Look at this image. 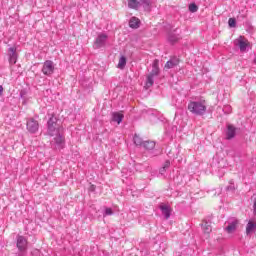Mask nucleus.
<instances>
[{"label":"nucleus","instance_id":"f257e3e1","mask_svg":"<svg viewBox=\"0 0 256 256\" xmlns=\"http://www.w3.org/2000/svg\"><path fill=\"white\" fill-rule=\"evenodd\" d=\"M57 117L52 116L48 120V135L54 137L51 141V146L54 149H63L65 147V136H63V127L58 125Z\"/></svg>","mask_w":256,"mask_h":256},{"label":"nucleus","instance_id":"f03ea898","mask_svg":"<svg viewBox=\"0 0 256 256\" xmlns=\"http://www.w3.org/2000/svg\"><path fill=\"white\" fill-rule=\"evenodd\" d=\"M188 111L196 117H203L207 113V103L205 100H194L188 103Z\"/></svg>","mask_w":256,"mask_h":256},{"label":"nucleus","instance_id":"7ed1b4c3","mask_svg":"<svg viewBox=\"0 0 256 256\" xmlns=\"http://www.w3.org/2000/svg\"><path fill=\"white\" fill-rule=\"evenodd\" d=\"M42 73L43 75H46L47 77L53 75L55 73V64L51 60H46L42 67Z\"/></svg>","mask_w":256,"mask_h":256},{"label":"nucleus","instance_id":"20e7f679","mask_svg":"<svg viewBox=\"0 0 256 256\" xmlns=\"http://www.w3.org/2000/svg\"><path fill=\"white\" fill-rule=\"evenodd\" d=\"M107 35L106 34H99L94 42V49H101V47H105L107 43Z\"/></svg>","mask_w":256,"mask_h":256},{"label":"nucleus","instance_id":"39448f33","mask_svg":"<svg viewBox=\"0 0 256 256\" xmlns=\"http://www.w3.org/2000/svg\"><path fill=\"white\" fill-rule=\"evenodd\" d=\"M27 130L29 133H37L39 131V122L33 118L28 119Z\"/></svg>","mask_w":256,"mask_h":256},{"label":"nucleus","instance_id":"423d86ee","mask_svg":"<svg viewBox=\"0 0 256 256\" xmlns=\"http://www.w3.org/2000/svg\"><path fill=\"white\" fill-rule=\"evenodd\" d=\"M8 55L10 65H15V63H17V48L10 47L8 49Z\"/></svg>","mask_w":256,"mask_h":256},{"label":"nucleus","instance_id":"0eeeda50","mask_svg":"<svg viewBox=\"0 0 256 256\" xmlns=\"http://www.w3.org/2000/svg\"><path fill=\"white\" fill-rule=\"evenodd\" d=\"M179 65V58L174 57L168 60L164 66V71H169V69H174V67H177Z\"/></svg>","mask_w":256,"mask_h":256},{"label":"nucleus","instance_id":"6e6552de","mask_svg":"<svg viewBox=\"0 0 256 256\" xmlns=\"http://www.w3.org/2000/svg\"><path fill=\"white\" fill-rule=\"evenodd\" d=\"M238 130H239L238 128H235V126L229 124L227 126V131H226V139L228 140L233 139L235 135H237Z\"/></svg>","mask_w":256,"mask_h":256},{"label":"nucleus","instance_id":"1a4fd4ad","mask_svg":"<svg viewBox=\"0 0 256 256\" xmlns=\"http://www.w3.org/2000/svg\"><path fill=\"white\" fill-rule=\"evenodd\" d=\"M17 247L19 251H26L27 250V239L23 236L17 237Z\"/></svg>","mask_w":256,"mask_h":256},{"label":"nucleus","instance_id":"9d476101","mask_svg":"<svg viewBox=\"0 0 256 256\" xmlns=\"http://www.w3.org/2000/svg\"><path fill=\"white\" fill-rule=\"evenodd\" d=\"M237 42V45L242 53H244V51H247V47H249V42L247 40H243V36H240Z\"/></svg>","mask_w":256,"mask_h":256},{"label":"nucleus","instance_id":"9b49d317","mask_svg":"<svg viewBox=\"0 0 256 256\" xmlns=\"http://www.w3.org/2000/svg\"><path fill=\"white\" fill-rule=\"evenodd\" d=\"M160 211L165 219H169V217H171V207H169V205H161Z\"/></svg>","mask_w":256,"mask_h":256},{"label":"nucleus","instance_id":"f8f14e48","mask_svg":"<svg viewBox=\"0 0 256 256\" xmlns=\"http://www.w3.org/2000/svg\"><path fill=\"white\" fill-rule=\"evenodd\" d=\"M139 25H141V20L137 17H132L129 21V27L131 29H139Z\"/></svg>","mask_w":256,"mask_h":256},{"label":"nucleus","instance_id":"ddd939ff","mask_svg":"<svg viewBox=\"0 0 256 256\" xmlns=\"http://www.w3.org/2000/svg\"><path fill=\"white\" fill-rule=\"evenodd\" d=\"M179 39H181V36L175 32H170L168 34L169 43H172V44L177 43V41H179Z\"/></svg>","mask_w":256,"mask_h":256},{"label":"nucleus","instance_id":"4468645a","mask_svg":"<svg viewBox=\"0 0 256 256\" xmlns=\"http://www.w3.org/2000/svg\"><path fill=\"white\" fill-rule=\"evenodd\" d=\"M129 9H139L141 6V2L139 0H128Z\"/></svg>","mask_w":256,"mask_h":256},{"label":"nucleus","instance_id":"2eb2a0df","mask_svg":"<svg viewBox=\"0 0 256 256\" xmlns=\"http://www.w3.org/2000/svg\"><path fill=\"white\" fill-rule=\"evenodd\" d=\"M150 75H152V77H157V75H159V64L157 63V60H155V62L153 63Z\"/></svg>","mask_w":256,"mask_h":256},{"label":"nucleus","instance_id":"dca6fc26","mask_svg":"<svg viewBox=\"0 0 256 256\" xmlns=\"http://www.w3.org/2000/svg\"><path fill=\"white\" fill-rule=\"evenodd\" d=\"M142 146L144 147V149H147L148 151H151V150L155 149V142H153V141H144Z\"/></svg>","mask_w":256,"mask_h":256},{"label":"nucleus","instance_id":"f3484780","mask_svg":"<svg viewBox=\"0 0 256 256\" xmlns=\"http://www.w3.org/2000/svg\"><path fill=\"white\" fill-rule=\"evenodd\" d=\"M123 114L121 113H114L112 116V121H114L115 123H118V125L121 123V121H123Z\"/></svg>","mask_w":256,"mask_h":256},{"label":"nucleus","instance_id":"a211bd4d","mask_svg":"<svg viewBox=\"0 0 256 256\" xmlns=\"http://www.w3.org/2000/svg\"><path fill=\"white\" fill-rule=\"evenodd\" d=\"M125 65H127V58L125 56L120 57L119 62H118V68L119 69H124Z\"/></svg>","mask_w":256,"mask_h":256},{"label":"nucleus","instance_id":"6ab92c4d","mask_svg":"<svg viewBox=\"0 0 256 256\" xmlns=\"http://www.w3.org/2000/svg\"><path fill=\"white\" fill-rule=\"evenodd\" d=\"M225 225H239V220L235 217H231L225 222Z\"/></svg>","mask_w":256,"mask_h":256},{"label":"nucleus","instance_id":"aec40b11","mask_svg":"<svg viewBox=\"0 0 256 256\" xmlns=\"http://www.w3.org/2000/svg\"><path fill=\"white\" fill-rule=\"evenodd\" d=\"M212 223H215V221H213V216H207L202 221V225H211Z\"/></svg>","mask_w":256,"mask_h":256},{"label":"nucleus","instance_id":"412c9836","mask_svg":"<svg viewBox=\"0 0 256 256\" xmlns=\"http://www.w3.org/2000/svg\"><path fill=\"white\" fill-rule=\"evenodd\" d=\"M256 231V225H248L246 228V234L251 235L252 233H255Z\"/></svg>","mask_w":256,"mask_h":256},{"label":"nucleus","instance_id":"4be33fe9","mask_svg":"<svg viewBox=\"0 0 256 256\" xmlns=\"http://www.w3.org/2000/svg\"><path fill=\"white\" fill-rule=\"evenodd\" d=\"M154 77L153 75L149 74L147 76V80H146V85L147 87H152L153 83H154Z\"/></svg>","mask_w":256,"mask_h":256},{"label":"nucleus","instance_id":"5701e85b","mask_svg":"<svg viewBox=\"0 0 256 256\" xmlns=\"http://www.w3.org/2000/svg\"><path fill=\"white\" fill-rule=\"evenodd\" d=\"M197 11H199V7L196 6L195 3H192L189 5V12L190 13H197Z\"/></svg>","mask_w":256,"mask_h":256},{"label":"nucleus","instance_id":"b1692460","mask_svg":"<svg viewBox=\"0 0 256 256\" xmlns=\"http://www.w3.org/2000/svg\"><path fill=\"white\" fill-rule=\"evenodd\" d=\"M134 143L135 145H143V139L141 137H139V135L135 134L134 136Z\"/></svg>","mask_w":256,"mask_h":256},{"label":"nucleus","instance_id":"393cba45","mask_svg":"<svg viewBox=\"0 0 256 256\" xmlns=\"http://www.w3.org/2000/svg\"><path fill=\"white\" fill-rule=\"evenodd\" d=\"M35 230V228L33 227V226H25L24 227V231H26L25 232V234L26 235H33V232L32 231H34Z\"/></svg>","mask_w":256,"mask_h":256},{"label":"nucleus","instance_id":"a878e982","mask_svg":"<svg viewBox=\"0 0 256 256\" xmlns=\"http://www.w3.org/2000/svg\"><path fill=\"white\" fill-rule=\"evenodd\" d=\"M237 229V226L236 225H228L226 228H225V231L228 232V233H234Z\"/></svg>","mask_w":256,"mask_h":256},{"label":"nucleus","instance_id":"bb28decb","mask_svg":"<svg viewBox=\"0 0 256 256\" xmlns=\"http://www.w3.org/2000/svg\"><path fill=\"white\" fill-rule=\"evenodd\" d=\"M229 27H237V20L235 18H229L228 20Z\"/></svg>","mask_w":256,"mask_h":256},{"label":"nucleus","instance_id":"cd10ccee","mask_svg":"<svg viewBox=\"0 0 256 256\" xmlns=\"http://www.w3.org/2000/svg\"><path fill=\"white\" fill-rule=\"evenodd\" d=\"M111 215H113V209H111V208H105L104 213H103V216H104V217H109V216H111Z\"/></svg>","mask_w":256,"mask_h":256},{"label":"nucleus","instance_id":"c85d7f7f","mask_svg":"<svg viewBox=\"0 0 256 256\" xmlns=\"http://www.w3.org/2000/svg\"><path fill=\"white\" fill-rule=\"evenodd\" d=\"M202 231H204V233H207V234L211 233L212 231L211 225H203Z\"/></svg>","mask_w":256,"mask_h":256},{"label":"nucleus","instance_id":"c756f323","mask_svg":"<svg viewBox=\"0 0 256 256\" xmlns=\"http://www.w3.org/2000/svg\"><path fill=\"white\" fill-rule=\"evenodd\" d=\"M140 5L143 7H150L151 6V0H140Z\"/></svg>","mask_w":256,"mask_h":256},{"label":"nucleus","instance_id":"7c9ffc66","mask_svg":"<svg viewBox=\"0 0 256 256\" xmlns=\"http://www.w3.org/2000/svg\"><path fill=\"white\" fill-rule=\"evenodd\" d=\"M227 191H235V184L233 183V181H230L229 186H227Z\"/></svg>","mask_w":256,"mask_h":256},{"label":"nucleus","instance_id":"2f4dec72","mask_svg":"<svg viewBox=\"0 0 256 256\" xmlns=\"http://www.w3.org/2000/svg\"><path fill=\"white\" fill-rule=\"evenodd\" d=\"M164 169H169L171 167V162L169 160H166L164 165L162 166Z\"/></svg>","mask_w":256,"mask_h":256},{"label":"nucleus","instance_id":"473e14b6","mask_svg":"<svg viewBox=\"0 0 256 256\" xmlns=\"http://www.w3.org/2000/svg\"><path fill=\"white\" fill-rule=\"evenodd\" d=\"M223 111L224 113H231V106L229 105L224 106Z\"/></svg>","mask_w":256,"mask_h":256},{"label":"nucleus","instance_id":"72a5a7b5","mask_svg":"<svg viewBox=\"0 0 256 256\" xmlns=\"http://www.w3.org/2000/svg\"><path fill=\"white\" fill-rule=\"evenodd\" d=\"M165 171H167V168H160V175H165Z\"/></svg>","mask_w":256,"mask_h":256},{"label":"nucleus","instance_id":"f704fd0d","mask_svg":"<svg viewBox=\"0 0 256 256\" xmlns=\"http://www.w3.org/2000/svg\"><path fill=\"white\" fill-rule=\"evenodd\" d=\"M253 211H254V215H256V199L254 200Z\"/></svg>","mask_w":256,"mask_h":256},{"label":"nucleus","instance_id":"c9c22d12","mask_svg":"<svg viewBox=\"0 0 256 256\" xmlns=\"http://www.w3.org/2000/svg\"><path fill=\"white\" fill-rule=\"evenodd\" d=\"M3 91H4L3 86L0 85V97H3Z\"/></svg>","mask_w":256,"mask_h":256},{"label":"nucleus","instance_id":"e433bc0d","mask_svg":"<svg viewBox=\"0 0 256 256\" xmlns=\"http://www.w3.org/2000/svg\"><path fill=\"white\" fill-rule=\"evenodd\" d=\"M248 225H255V223H253V221H249Z\"/></svg>","mask_w":256,"mask_h":256},{"label":"nucleus","instance_id":"4c0bfd02","mask_svg":"<svg viewBox=\"0 0 256 256\" xmlns=\"http://www.w3.org/2000/svg\"><path fill=\"white\" fill-rule=\"evenodd\" d=\"M91 191H95V186L94 185L91 186Z\"/></svg>","mask_w":256,"mask_h":256}]
</instances>
